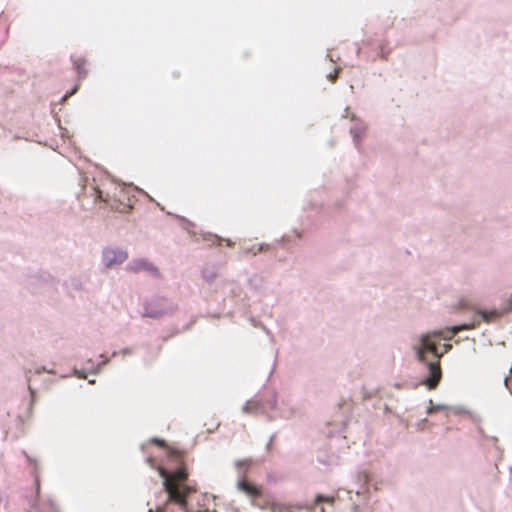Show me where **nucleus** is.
<instances>
[{"label": "nucleus", "mask_w": 512, "mask_h": 512, "mask_svg": "<svg viewBox=\"0 0 512 512\" xmlns=\"http://www.w3.org/2000/svg\"><path fill=\"white\" fill-rule=\"evenodd\" d=\"M150 443L166 449L167 458L179 467L174 472H169L163 467H157L160 476L163 478L164 488L168 494V501L178 504L186 509L187 497L196 492V489L186 484L188 471L184 464V453L169 447L165 440L160 438H151Z\"/></svg>", "instance_id": "obj_1"}, {"label": "nucleus", "mask_w": 512, "mask_h": 512, "mask_svg": "<svg viewBox=\"0 0 512 512\" xmlns=\"http://www.w3.org/2000/svg\"><path fill=\"white\" fill-rule=\"evenodd\" d=\"M238 488L252 499L260 498L263 494L260 486L249 483L245 479L239 481Z\"/></svg>", "instance_id": "obj_7"}, {"label": "nucleus", "mask_w": 512, "mask_h": 512, "mask_svg": "<svg viewBox=\"0 0 512 512\" xmlns=\"http://www.w3.org/2000/svg\"><path fill=\"white\" fill-rule=\"evenodd\" d=\"M126 269L132 273L146 272L152 276L160 277L158 268L145 258L133 259Z\"/></svg>", "instance_id": "obj_5"}, {"label": "nucleus", "mask_w": 512, "mask_h": 512, "mask_svg": "<svg viewBox=\"0 0 512 512\" xmlns=\"http://www.w3.org/2000/svg\"><path fill=\"white\" fill-rule=\"evenodd\" d=\"M334 501V497L318 495L315 499L314 504L311 507V512H326L323 505L328 504L329 506L332 507Z\"/></svg>", "instance_id": "obj_8"}, {"label": "nucleus", "mask_w": 512, "mask_h": 512, "mask_svg": "<svg viewBox=\"0 0 512 512\" xmlns=\"http://www.w3.org/2000/svg\"><path fill=\"white\" fill-rule=\"evenodd\" d=\"M364 132H365V128L362 126H356L351 129V133H352L354 141L357 145L359 144L360 138L362 137Z\"/></svg>", "instance_id": "obj_11"}, {"label": "nucleus", "mask_w": 512, "mask_h": 512, "mask_svg": "<svg viewBox=\"0 0 512 512\" xmlns=\"http://www.w3.org/2000/svg\"><path fill=\"white\" fill-rule=\"evenodd\" d=\"M227 245L228 246H231L232 245V242L230 240H227Z\"/></svg>", "instance_id": "obj_22"}, {"label": "nucleus", "mask_w": 512, "mask_h": 512, "mask_svg": "<svg viewBox=\"0 0 512 512\" xmlns=\"http://www.w3.org/2000/svg\"><path fill=\"white\" fill-rule=\"evenodd\" d=\"M127 258V251L121 249H106L103 253V263L108 268L123 263Z\"/></svg>", "instance_id": "obj_6"}, {"label": "nucleus", "mask_w": 512, "mask_h": 512, "mask_svg": "<svg viewBox=\"0 0 512 512\" xmlns=\"http://www.w3.org/2000/svg\"><path fill=\"white\" fill-rule=\"evenodd\" d=\"M250 460H247V459H244V460H239L236 462V467L239 469V470H243V472L245 473L247 468L250 466Z\"/></svg>", "instance_id": "obj_13"}, {"label": "nucleus", "mask_w": 512, "mask_h": 512, "mask_svg": "<svg viewBox=\"0 0 512 512\" xmlns=\"http://www.w3.org/2000/svg\"><path fill=\"white\" fill-rule=\"evenodd\" d=\"M30 512H59V511L53 503L48 502V503H45L42 505L37 504V505L33 506V508L31 509Z\"/></svg>", "instance_id": "obj_10"}, {"label": "nucleus", "mask_w": 512, "mask_h": 512, "mask_svg": "<svg viewBox=\"0 0 512 512\" xmlns=\"http://www.w3.org/2000/svg\"><path fill=\"white\" fill-rule=\"evenodd\" d=\"M148 463L150 464L151 467H154V460L152 458H148L147 459Z\"/></svg>", "instance_id": "obj_18"}, {"label": "nucleus", "mask_w": 512, "mask_h": 512, "mask_svg": "<svg viewBox=\"0 0 512 512\" xmlns=\"http://www.w3.org/2000/svg\"><path fill=\"white\" fill-rule=\"evenodd\" d=\"M92 189L95 202L103 203L113 211L127 213L133 207L128 191L116 183L106 180Z\"/></svg>", "instance_id": "obj_3"}, {"label": "nucleus", "mask_w": 512, "mask_h": 512, "mask_svg": "<svg viewBox=\"0 0 512 512\" xmlns=\"http://www.w3.org/2000/svg\"><path fill=\"white\" fill-rule=\"evenodd\" d=\"M496 315H497L496 312H490V313L481 312V318L483 321H486V322H489L491 320V318L495 317Z\"/></svg>", "instance_id": "obj_14"}, {"label": "nucleus", "mask_w": 512, "mask_h": 512, "mask_svg": "<svg viewBox=\"0 0 512 512\" xmlns=\"http://www.w3.org/2000/svg\"><path fill=\"white\" fill-rule=\"evenodd\" d=\"M508 302H509V306H510V308L512 309V295L510 296V298H509Z\"/></svg>", "instance_id": "obj_20"}, {"label": "nucleus", "mask_w": 512, "mask_h": 512, "mask_svg": "<svg viewBox=\"0 0 512 512\" xmlns=\"http://www.w3.org/2000/svg\"><path fill=\"white\" fill-rule=\"evenodd\" d=\"M76 90H77V88H74V89L72 90V92L69 94V96H70V95H72V94H74V93L76 92ZM67 97H68V95H65V97H64V98H67Z\"/></svg>", "instance_id": "obj_19"}, {"label": "nucleus", "mask_w": 512, "mask_h": 512, "mask_svg": "<svg viewBox=\"0 0 512 512\" xmlns=\"http://www.w3.org/2000/svg\"><path fill=\"white\" fill-rule=\"evenodd\" d=\"M450 408L446 405H433L432 401H430V406L427 409V414H432L437 411H445L447 412Z\"/></svg>", "instance_id": "obj_12"}, {"label": "nucleus", "mask_w": 512, "mask_h": 512, "mask_svg": "<svg viewBox=\"0 0 512 512\" xmlns=\"http://www.w3.org/2000/svg\"><path fill=\"white\" fill-rule=\"evenodd\" d=\"M259 251H262V246H260V247L257 249V251H255V252H254V254H256V253H257V252H259Z\"/></svg>", "instance_id": "obj_21"}, {"label": "nucleus", "mask_w": 512, "mask_h": 512, "mask_svg": "<svg viewBox=\"0 0 512 512\" xmlns=\"http://www.w3.org/2000/svg\"><path fill=\"white\" fill-rule=\"evenodd\" d=\"M35 491H36V496L38 497L39 493H40V480L37 476L35 477Z\"/></svg>", "instance_id": "obj_16"}, {"label": "nucleus", "mask_w": 512, "mask_h": 512, "mask_svg": "<svg viewBox=\"0 0 512 512\" xmlns=\"http://www.w3.org/2000/svg\"><path fill=\"white\" fill-rule=\"evenodd\" d=\"M476 327L475 323L472 324H463L458 326H453L448 329L449 335L444 334L443 331L433 332L431 334L423 335L421 338V347L418 349L417 356L418 359L422 362L426 361V355L431 353L434 357V360L427 362V367L429 371V377L424 380V384L429 389H435L442 377V371L439 359L443 355L442 352L438 351V343L436 338H443L445 340H450L452 337L460 331L463 330H471Z\"/></svg>", "instance_id": "obj_2"}, {"label": "nucleus", "mask_w": 512, "mask_h": 512, "mask_svg": "<svg viewBox=\"0 0 512 512\" xmlns=\"http://www.w3.org/2000/svg\"><path fill=\"white\" fill-rule=\"evenodd\" d=\"M73 65L76 69L78 75L80 78L85 77L87 75L86 65L87 61L85 58L81 56H74L73 57Z\"/></svg>", "instance_id": "obj_9"}, {"label": "nucleus", "mask_w": 512, "mask_h": 512, "mask_svg": "<svg viewBox=\"0 0 512 512\" xmlns=\"http://www.w3.org/2000/svg\"><path fill=\"white\" fill-rule=\"evenodd\" d=\"M336 77H337V75H336V74H334V75L330 74V75H329V78H330V80H331L332 82H335Z\"/></svg>", "instance_id": "obj_17"}, {"label": "nucleus", "mask_w": 512, "mask_h": 512, "mask_svg": "<svg viewBox=\"0 0 512 512\" xmlns=\"http://www.w3.org/2000/svg\"><path fill=\"white\" fill-rule=\"evenodd\" d=\"M257 404L253 402H247L246 405L243 407L244 412H252L256 410Z\"/></svg>", "instance_id": "obj_15"}, {"label": "nucleus", "mask_w": 512, "mask_h": 512, "mask_svg": "<svg viewBox=\"0 0 512 512\" xmlns=\"http://www.w3.org/2000/svg\"><path fill=\"white\" fill-rule=\"evenodd\" d=\"M167 299L164 297H157L152 299L145 305L144 317L157 318L168 312Z\"/></svg>", "instance_id": "obj_4"}]
</instances>
